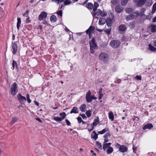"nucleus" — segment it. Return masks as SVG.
<instances>
[{
    "mask_svg": "<svg viewBox=\"0 0 156 156\" xmlns=\"http://www.w3.org/2000/svg\"><path fill=\"white\" fill-rule=\"evenodd\" d=\"M90 50L91 53L93 54L94 52L95 49L97 48V46L95 42L94 38H92L90 41Z\"/></svg>",
    "mask_w": 156,
    "mask_h": 156,
    "instance_id": "1",
    "label": "nucleus"
},
{
    "mask_svg": "<svg viewBox=\"0 0 156 156\" xmlns=\"http://www.w3.org/2000/svg\"><path fill=\"white\" fill-rule=\"evenodd\" d=\"M17 85L16 83H14L11 86V93L12 95H15L18 92Z\"/></svg>",
    "mask_w": 156,
    "mask_h": 156,
    "instance_id": "2",
    "label": "nucleus"
},
{
    "mask_svg": "<svg viewBox=\"0 0 156 156\" xmlns=\"http://www.w3.org/2000/svg\"><path fill=\"white\" fill-rule=\"evenodd\" d=\"M99 59L103 62H106L108 60V55L103 52H101L99 55Z\"/></svg>",
    "mask_w": 156,
    "mask_h": 156,
    "instance_id": "3",
    "label": "nucleus"
},
{
    "mask_svg": "<svg viewBox=\"0 0 156 156\" xmlns=\"http://www.w3.org/2000/svg\"><path fill=\"white\" fill-rule=\"evenodd\" d=\"M120 44V41L117 40H113L110 42V45L113 48L118 47Z\"/></svg>",
    "mask_w": 156,
    "mask_h": 156,
    "instance_id": "4",
    "label": "nucleus"
},
{
    "mask_svg": "<svg viewBox=\"0 0 156 156\" xmlns=\"http://www.w3.org/2000/svg\"><path fill=\"white\" fill-rule=\"evenodd\" d=\"M146 0H134V2L137 7H140L144 5Z\"/></svg>",
    "mask_w": 156,
    "mask_h": 156,
    "instance_id": "5",
    "label": "nucleus"
},
{
    "mask_svg": "<svg viewBox=\"0 0 156 156\" xmlns=\"http://www.w3.org/2000/svg\"><path fill=\"white\" fill-rule=\"evenodd\" d=\"M12 52L13 54H15L17 50V45L16 42H14L12 44Z\"/></svg>",
    "mask_w": 156,
    "mask_h": 156,
    "instance_id": "6",
    "label": "nucleus"
},
{
    "mask_svg": "<svg viewBox=\"0 0 156 156\" xmlns=\"http://www.w3.org/2000/svg\"><path fill=\"white\" fill-rule=\"evenodd\" d=\"M47 14L45 12H42L39 15L38 19L39 20H41L47 17Z\"/></svg>",
    "mask_w": 156,
    "mask_h": 156,
    "instance_id": "7",
    "label": "nucleus"
},
{
    "mask_svg": "<svg viewBox=\"0 0 156 156\" xmlns=\"http://www.w3.org/2000/svg\"><path fill=\"white\" fill-rule=\"evenodd\" d=\"M128 148L126 146L122 145L120 146L119 151L121 152L124 153L127 151Z\"/></svg>",
    "mask_w": 156,
    "mask_h": 156,
    "instance_id": "8",
    "label": "nucleus"
},
{
    "mask_svg": "<svg viewBox=\"0 0 156 156\" xmlns=\"http://www.w3.org/2000/svg\"><path fill=\"white\" fill-rule=\"evenodd\" d=\"M18 98L21 103L26 101V98L25 97L21 95L20 94H19L17 95Z\"/></svg>",
    "mask_w": 156,
    "mask_h": 156,
    "instance_id": "9",
    "label": "nucleus"
},
{
    "mask_svg": "<svg viewBox=\"0 0 156 156\" xmlns=\"http://www.w3.org/2000/svg\"><path fill=\"white\" fill-rule=\"evenodd\" d=\"M94 27L92 26H90L89 28L86 30V32L87 34H88L89 36L90 37L91 33H92L94 30Z\"/></svg>",
    "mask_w": 156,
    "mask_h": 156,
    "instance_id": "10",
    "label": "nucleus"
},
{
    "mask_svg": "<svg viewBox=\"0 0 156 156\" xmlns=\"http://www.w3.org/2000/svg\"><path fill=\"white\" fill-rule=\"evenodd\" d=\"M153 127V126L151 124L148 123L144 126L142 127V129L144 130L146 129H151Z\"/></svg>",
    "mask_w": 156,
    "mask_h": 156,
    "instance_id": "11",
    "label": "nucleus"
},
{
    "mask_svg": "<svg viewBox=\"0 0 156 156\" xmlns=\"http://www.w3.org/2000/svg\"><path fill=\"white\" fill-rule=\"evenodd\" d=\"M116 12L118 13L121 12L123 10V8L119 5L116 6L115 8Z\"/></svg>",
    "mask_w": 156,
    "mask_h": 156,
    "instance_id": "12",
    "label": "nucleus"
},
{
    "mask_svg": "<svg viewBox=\"0 0 156 156\" xmlns=\"http://www.w3.org/2000/svg\"><path fill=\"white\" fill-rule=\"evenodd\" d=\"M106 23L108 27H109L112 26V21L111 18L109 17L106 20Z\"/></svg>",
    "mask_w": 156,
    "mask_h": 156,
    "instance_id": "13",
    "label": "nucleus"
},
{
    "mask_svg": "<svg viewBox=\"0 0 156 156\" xmlns=\"http://www.w3.org/2000/svg\"><path fill=\"white\" fill-rule=\"evenodd\" d=\"M119 29L120 31H124L126 30L127 28L125 25L121 24L119 26Z\"/></svg>",
    "mask_w": 156,
    "mask_h": 156,
    "instance_id": "14",
    "label": "nucleus"
},
{
    "mask_svg": "<svg viewBox=\"0 0 156 156\" xmlns=\"http://www.w3.org/2000/svg\"><path fill=\"white\" fill-rule=\"evenodd\" d=\"M70 113L71 114L73 113L75 114L79 113V110L78 108L76 107H73L72 110H71Z\"/></svg>",
    "mask_w": 156,
    "mask_h": 156,
    "instance_id": "15",
    "label": "nucleus"
},
{
    "mask_svg": "<svg viewBox=\"0 0 156 156\" xmlns=\"http://www.w3.org/2000/svg\"><path fill=\"white\" fill-rule=\"evenodd\" d=\"M106 22V20L105 18H100L99 19V24L100 25H103Z\"/></svg>",
    "mask_w": 156,
    "mask_h": 156,
    "instance_id": "16",
    "label": "nucleus"
},
{
    "mask_svg": "<svg viewBox=\"0 0 156 156\" xmlns=\"http://www.w3.org/2000/svg\"><path fill=\"white\" fill-rule=\"evenodd\" d=\"M135 18V16L133 14L129 15L126 17V19L127 21L132 20Z\"/></svg>",
    "mask_w": 156,
    "mask_h": 156,
    "instance_id": "17",
    "label": "nucleus"
},
{
    "mask_svg": "<svg viewBox=\"0 0 156 156\" xmlns=\"http://www.w3.org/2000/svg\"><path fill=\"white\" fill-rule=\"evenodd\" d=\"M91 138L96 140L98 138V134L95 131H93L91 134Z\"/></svg>",
    "mask_w": 156,
    "mask_h": 156,
    "instance_id": "18",
    "label": "nucleus"
},
{
    "mask_svg": "<svg viewBox=\"0 0 156 156\" xmlns=\"http://www.w3.org/2000/svg\"><path fill=\"white\" fill-rule=\"evenodd\" d=\"M86 108V105L83 104L80 107V110L82 112H84Z\"/></svg>",
    "mask_w": 156,
    "mask_h": 156,
    "instance_id": "19",
    "label": "nucleus"
},
{
    "mask_svg": "<svg viewBox=\"0 0 156 156\" xmlns=\"http://www.w3.org/2000/svg\"><path fill=\"white\" fill-rule=\"evenodd\" d=\"M96 12H94V13L93 14V17H95L96 15H97L98 16H99L100 15H101V11L99 9H98L96 11Z\"/></svg>",
    "mask_w": 156,
    "mask_h": 156,
    "instance_id": "20",
    "label": "nucleus"
},
{
    "mask_svg": "<svg viewBox=\"0 0 156 156\" xmlns=\"http://www.w3.org/2000/svg\"><path fill=\"white\" fill-rule=\"evenodd\" d=\"M50 20L52 22H55L57 20V18L55 16L52 15L50 17Z\"/></svg>",
    "mask_w": 156,
    "mask_h": 156,
    "instance_id": "21",
    "label": "nucleus"
},
{
    "mask_svg": "<svg viewBox=\"0 0 156 156\" xmlns=\"http://www.w3.org/2000/svg\"><path fill=\"white\" fill-rule=\"evenodd\" d=\"M99 6L98 3L96 2H94V7H93V12H95L97 10V8Z\"/></svg>",
    "mask_w": 156,
    "mask_h": 156,
    "instance_id": "22",
    "label": "nucleus"
},
{
    "mask_svg": "<svg viewBox=\"0 0 156 156\" xmlns=\"http://www.w3.org/2000/svg\"><path fill=\"white\" fill-rule=\"evenodd\" d=\"M17 27L18 30H19L20 27L21 23V20L20 18H17Z\"/></svg>",
    "mask_w": 156,
    "mask_h": 156,
    "instance_id": "23",
    "label": "nucleus"
},
{
    "mask_svg": "<svg viewBox=\"0 0 156 156\" xmlns=\"http://www.w3.org/2000/svg\"><path fill=\"white\" fill-rule=\"evenodd\" d=\"M133 9L131 8H128L125 9V11L128 13L131 14L133 12Z\"/></svg>",
    "mask_w": 156,
    "mask_h": 156,
    "instance_id": "24",
    "label": "nucleus"
},
{
    "mask_svg": "<svg viewBox=\"0 0 156 156\" xmlns=\"http://www.w3.org/2000/svg\"><path fill=\"white\" fill-rule=\"evenodd\" d=\"M111 144V143H104L103 145V149L105 150L106 148L107 147H109L110 146Z\"/></svg>",
    "mask_w": 156,
    "mask_h": 156,
    "instance_id": "25",
    "label": "nucleus"
},
{
    "mask_svg": "<svg viewBox=\"0 0 156 156\" xmlns=\"http://www.w3.org/2000/svg\"><path fill=\"white\" fill-rule=\"evenodd\" d=\"M108 117L109 119L113 121L114 119V116L112 112H109L108 114Z\"/></svg>",
    "mask_w": 156,
    "mask_h": 156,
    "instance_id": "26",
    "label": "nucleus"
},
{
    "mask_svg": "<svg viewBox=\"0 0 156 156\" xmlns=\"http://www.w3.org/2000/svg\"><path fill=\"white\" fill-rule=\"evenodd\" d=\"M113 149L112 147H109L108 148L107 150V153L108 154H111L113 152Z\"/></svg>",
    "mask_w": 156,
    "mask_h": 156,
    "instance_id": "27",
    "label": "nucleus"
},
{
    "mask_svg": "<svg viewBox=\"0 0 156 156\" xmlns=\"http://www.w3.org/2000/svg\"><path fill=\"white\" fill-rule=\"evenodd\" d=\"M86 7L88 9H93V5L91 3H88L86 4Z\"/></svg>",
    "mask_w": 156,
    "mask_h": 156,
    "instance_id": "28",
    "label": "nucleus"
},
{
    "mask_svg": "<svg viewBox=\"0 0 156 156\" xmlns=\"http://www.w3.org/2000/svg\"><path fill=\"white\" fill-rule=\"evenodd\" d=\"M12 65V70L14 69L15 67H16L17 69L18 68L17 62L14 60H13Z\"/></svg>",
    "mask_w": 156,
    "mask_h": 156,
    "instance_id": "29",
    "label": "nucleus"
},
{
    "mask_svg": "<svg viewBox=\"0 0 156 156\" xmlns=\"http://www.w3.org/2000/svg\"><path fill=\"white\" fill-rule=\"evenodd\" d=\"M109 130V129L108 128H105L103 129L102 130L98 132V133L99 134H104L105 132L108 131Z\"/></svg>",
    "mask_w": 156,
    "mask_h": 156,
    "instance_id": "30",
    "label": "nucleus"
},
{
    "mask_svg": "<svg viewBox=\"0 0 156 156\" xmlns=\"http://www.w3.org/2000/svg\"><path fill=\"white\" fill-rule=\"evenodd\" d=\"M151 31L154 32L156 31V26L155 25H151L150 26Z\"/></svg>",
    "mask_w": 156,
    "mask_h": 156,
    "instance_id": "31",
    "label": "nucleus"
},
{
    "mask_svg": "<svg viewBox=\"0 0 156 156\" xmlns=\"http://www.w3.org/2000/svg\"><path fill=\"white\" fill-rule=\"evenodd\" d=\"M96 146L99 149L101 150L102 149V145L98 141H96Z\"/></svg>",
    "mask_w": 156,
    "mask_h": 156,
    "instance_id": "32",
    "label": "nucleus"
},
{
    "mask_svg": "<svg viewBox=\"0 0 156 156\" xmlns=\"http://www.w3.org/2000/svg\"><path fill=\"white\" fill-rule=\"evenodd\" d=\"M53 119L55 120L57 122H60L62 120L61 118L58 116L54 117L53 118Z\"/></svg>",
    "mask_w": 156,
    "mask_h": 156,
    "instance_id": "33",
    "label": "nucleus"
},
{
    "mask_svg": "<svg viewBox=\"0 0 156 156\" xmlns=\"http://www.w3.org/2000/svg\"><path fill=\"white\" fill-rule=\"evenodd\" d=\"M99 122L98 120L97 119H95L94 120V122L93 123V126H96L99 123Z\"/></svg>",
    "mask_w": 156,
    "mask_h": 156,
    "instance_id": "34",
    "label": "nucleus"
},
{
    "mask_svg": "<svg viewBox=\"0 0 156 156\" xmlns=\"http://www.w3.org/2000/svg\"><path fill=\"white\" fill-rule=\"evenodd\" d=\"M59 115L62 117L61 119L63 120L64 119L66 116V114L65 112H63L60 113Z\"/></svg>",
    "mask_w": 156,
    "mask_h": 156,
    "instance_id": "35",
    "label": "nucleus"
},
{
    "mask_svg": "<svg viewBox=\"0 0 156 156\" xmlns=\"http://www.w3.org/2000/svg\"><path fill=\"white\" fill-rule=\"evenodd\" d=\"M149 49L152 51H156V48H154L153 46L150 44L149 45Z\"/></svg>",
    "mask_w": 156,
    "mask_h": 156,
    "instance_id": "36",
    "label": "nucleus"
},
{
    "mask_svg": "<svg viewBox=\"0 0 156 156\" xmlns=\"http://www.w3.org/2000/svg\"><path fill=\"white\" fill-rule=\"evenodd\" d=\"M135 23L133 22H131L130 23L129 26L131 29H133L135 27Z\"/></svg>",
    "mask_w": 156,
    "mask_h": 156,
    "instance_id": "37",
    "label": "nucleus"
},
{
    "mask_svg": "<svg viewBox=\"0 0 156 156\" xmlns=\"http://www.w3.org/2000/svg\"><path fill=\"white\" fill-rule=\"evenodd\" d=\"M86 98L87 100V101L88 102L90 103L92 101V99L91 96H89L88 97H86Z\"/></svg>",
    "mask_w": 156,
    "mask_h": 156,
    "instance_id": "38",
    "label": "nucleus"
},
{
    "mask_svg": "<svg viewBox=\"0 0 156 156\" xmlns=\"http://www.w3.org/2000/svg\"><path fill=\"white\" fill-rule=\"evenodd\" d=\"M17 119V118L16 117H14L12 118V120L10 122V124L11 125H13L15 122L16 121Z\"/></svg>",
    "mask_w": 156,
    "mask_h": 156,
    "instance_id": "39",
    "label": "nucleus"
},
{
    "mask_svg": "<svg viewBox=\"0 0 156 156\" xmlns=\"http://www.w3.org/2000/svg\"><path fill=\"white\" fill-rule=\"evenodd\" d=\"M129 0H122L121 2V4L123 6L125 5L127 3Z\"/></svg>",
    "mask_w": 156,
    "mask_h": 156,
    "instance_id": "40",
    "label": "nucleus"
},
{
    "mask_svg": "<svg viewBox=\"0 0 156 156\" xmlns=\"http://www.w3.org/2000/svg\"><path fill=\"white\" fill-rule=\"evenodd\" d=\"M156 10V2H155L153 5L152 13H153L155 12Z\"/></svg>",
    "mask_w": 156,
    "mask_h": 156,
    "instance_id": "41",
    "label": "nucleus"
},
{
    "mask_svg": "<svg viewBox=\"0 0 156 156\" xmlns=\"http://www.w3.org/2000/svg\"><path fill=\"white\" fill-rule=\"evenodd\" d=\"M71 3V1L70 0H66L64 2V3L66 5H69Z\"/></svg>",
    "mask_w": 156,
    "mask_h": 156,
    "instance_id": "42",
    "label": "nucleus"
},
{
    "mask_svg": "<svg viewBox=\"0 0 156 156\" xmlns=\"http://www.w3.org/2000/svg\"><path fill=\"white\" fill-rule=\"evenodd\" d=\"M86 114L87 116V117L89 118L90 117L91 115V111L90 110H87L86 112Z\"/></svg>",
    "mask_w": 156,
    "mask_h": 156,
    "instance_id": "43",
    "label": "nucleus"
},
{
    "mask_svg": "<svg viewBox=\"0 0 156 156\" xmlns=\"http://www.w3.org/2000/svg\"><path fill=\"white\" fill-rule=\"evenodd\" d=\"M140 14L138 12V11H136L134 12H133V15L135 16V18L139 16Z\"/></svg>",
    "mask_w": 156,
    "mask_h": 156,
    "instance_id": "44",
    "label": "nucleus"
},
{
    "mask_svg": "<svg viewBox=\"0 0 156 156\" xmlns=\"http://www.w3.org/2000/svg\"><path fill=\"white\" fill-rule=\"evenodd\" d=\"M57 14L59 16H62V10H60L56 12Z\"/></svg>",
    "mask_w": 156,
    "mask_h": 156,
    "instance_id": "45",
    "label": "nucleus"
},
{
    "mask_svg": "<svg viewBox=\"0 0 156 156\" xmlns=\"http://www.w3.org/2000/svg\"><path fill=\"white\" fill-rule=\"evenodd\" d=\"M146 9L144 8H142L140 9V14L141 15H143Z\"/></svg>",
    "mask_w": 156,
    "mask_h": 156,
    "instance_id": "46",
    "label": "nucleus"
},
{
    "mask_svg": "<svg viewBox=\"0 0 156 156\" xmlns=\"http://www.w3.org/2000/svg\"><path fill=\"white\" fill-rule=\"evenodd\" d=\"M111 31V29L110 28V29H106L105 30V32L107 34H108V35H109Z\"/></svg>",
    "mask_w": 156,
    "mask_h": 156,
    "instance_id": "47",
    "label": "nucleus"
},
{
    "mask_svg": "<svg viewBox=\"0 0 156 156\" xmlns=\"http://www.w3.org/2000/svg\"><path fill=\"white\" fill-rule=\"evenodd\" d=\"M29 97V94H27V98L28 102L29 103H30L31 101V100L30 99Z\"/></svg>",
    "mask_w": 156,
    "mask_h": 156,
    "instance_id": "48",
    "label": "nucleus"
},
{
    "mask_svg": "<svg viewBox=\"0 0 156 156\" xmlns=\"http://www.w3.org/2000/svg\"><path fill=\"white\" fill-rule=\"evenodd\" d=\"M111 136L110 133H109L107 132L106 133L105 135L104 136V137H106L108 138H110Z\"/></svg>",
    "mask_w": 156,
    "mask_h": 156,
    "instance_id": "49",
    "label": "nucleus"
},
{
    "mask_svg": "<svg viewBox=\"0 0 156 156\" xmlns=\"http://www.w3.org/2000/svg\"><path fill=\"white\" fill-rule=\"evenodd\" d=\"M65 121L67 126H70L71 125V123L67 119L65 120Z\"/></svg>",
    "mask_w": 156,
    "mask_h": 156,
    "instance_id": "50",
    "label": "nucleus"
},
{
    "mask_svg": "<svg viewBox=\"0 0 156 156\" xmlns=\"http://www.w3.org/2000/svg\"><path fill=\"white\" fill-rule=\"evenodd\" d=\"M107 15V13L105 12H102V11L101 13V15L102 16H105Z\"/></svg>",
    "mask_w": 156,
    "mask_h": 156,
    "instance_id": "51",
    "label": "nucleus"
},
{
    "mask_svg": "<svg viewBox=\"0 0 156 156\" xmlns=\"http://www.w3.org/2000/svg\"><path fill=\"white\" fill-rule=\"evenodd\" d=\"M77 120L79 123H80L82 121V120L81 118L80 117H78L77 118Z\"/></svg>",
    "mask_w": 156,
    "mask_h": 156,
    "instance_id": "52",
    "label": "nucleus"
},
{
    "mask_svg": "<svg viewBox=\"0 0 156 156\" xmlns=\"http://www.w3.org/2000/svg\"><path fill=\"white\" fill-rule=\"evenodd\" d=\"M90 94L91 92L90 90H89L87 93L86 97H87V96L88 97L89 96H90Z\"/></svg>",
    "mask_w": 156,
    "mask_h": 156,
    "instance_id": "53",
    "label": "nucleus"
},
{
    "mask_svg": "<svg viewBox=\"0 0 156 156\" xmlns=\"http://www.w3.org/2000/svg\"><path fill=\"white\" fill-rule=\"evenodd\" d=\"M80 115L81 116L82 118L84 119V118H87V117L84 114H80Z\"/></svg>",
    "mask_w": 156,
    "mask_h": 156,
    "instance_id": "54",
    "label": "nucleus"
},
{
    "mask_svg": "<svg viewBox=\"0 0 156 156\" xmlns=\"http://www.w3.org/2000/svg\"><path fill=\"white\" fill-rule=\"evenodd\" d=\"M135 78L137 80H141V76H138V75H137L136 76Z\"/></svg>",
    "mask_w": 156,
    "mask_h": 156,
    "instance_id": "55",
    "label": "nucleus"
},
{
    "mask_svg": "<svg viewBox=\"0 0 156 156\" xmlns=\"http://www.w3.org/2000/svg\"><path fill=\"white\" fill-rule=\"evenodd\" d=\"M104 142L105 143H106L107 142H108V138H109L106 137H104Z\"/></svg>",
    "mask_w": 156,
    "mask_h": 156,
    "instance_id": "56",
    "label": "nucleus"
},
{
    "mask_svg": "<svg viewBox=\"0 0 156 156\" xmlns=\"http://www.w3.org/2000/svg\"><path fill=\"white\" fill-rule=\"evenodd\" d=\"M30 22V20L29 17H28L26 20V22L27 23H29Z\"/></svg>",
    "mask_w": 156,
    "mask_h": 156,
    "instance_id": "57",
    "label": "nucleus"
},
{
    "mask_svg": "<svg viewBox=\"0 0 156 156\" xmlns=\"http://www.w3.org/2000/svg\"><path fill=\"white\" fill-rule=\"evenodd\" d=\"M90 152H91V153H92L93 154L92 155V156H93L94 155L95 156H96V154L95 153H94V151L93 150H91L90 151Z\"/></svg>",
    "mask_w": 156,
    "mask_h": 156,
    "instance_id": "58",
    "label": "nucleus"
},
{
    "mask_svg": "<svg viewBox=\"0 0 156 156\" xmlns=\"http://www.w3.org/2000/svg\"><path fill=\"white\" fill-rule=\"evenodd\" d=\"M103 94H99V96L98 98L99 100L101 99L103 97Z\"/></svg>",
    "mask_w": 156,
    "mask_h": 156,
    "instance_id": "59",
    "label": "nucleus"
},
{
    "mask_svg": "<svg viewBox=\"0 0 156 156\" xmlns=\"http://www.w3.org/2000/svg\"><path fill=\"white\" fill-rule=\"evenodd\" d=\"M64 7V5L63 4H62L59 7V9H61Z\"/></svg>",
    "mask_w": 156,
    "mask_h": 156,
    "instance_id": "60",
    "label": "nucleus"
},
{
    "mask_svg": "<svg viewBox=\"0 0 156 156\" xmlns=\"http://www.w3.org/2000/svg\"><path fill=\"white\" fill-rule=\"evenodd\" d=\"M36 120L38 121L39 122H40L41 123L42 122V121L40 119V118H36Z\"/></svg>",
    "mask_w": 156,
    "mask_h": 156,
    "instance_id": "61",
    "label": "nucleus"
},
{
    "mask_svg": "<svg viewBox=\"0 0 156 156\" xmlns=\"http://www.w3.org/2000/svg\"><path fill=\"white\" fill-rule=\"evenodd\" d=\"M28 12H29L28 10H27L26 11V12H25V13L24 14H23V16H25L26 14H28Z\"/></svg>",
    "mask_w": 156,
    "mask_h": 156,
    "instance_id": "62",
    "label": "nucleus"
},
{
    "mask_svg": "<svg viewBox=\"0 0 156 156\" xmlns=\"http://www.w3.org/2000/svg\"><path fill=\"white\" fill-rule=\"evenodd\" d=\"M102 88H100L99 90V94H102Z\"/></svg>",
    "mask_w": 156,
    "mask_h": 156,
    "instance_id": "63",
    "label": "nucleus"
},
{
    "mask_svg": "<svg viewBox=\"0 0 156 156\" xmlns=\"http://www.w3.org/2000/svg\"><path fill=\"white\" fill-rule=\"evenodd\" d=\"M34 103L37 106H39V103L38 102H37V101H34Z\"/></svg>",
    "mask_w": 156,
    "mask_h": 156,
    "instance_id": "64",
    "label": "nucleus"
}]
</instances>
